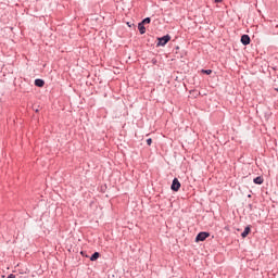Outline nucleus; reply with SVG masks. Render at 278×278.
Segmentation results:
<instances>
[{
	"instance_id": "obj_11",
	"label": "nucleus",
	"mask_w": 278,
	"mask_h": 278,
	"mask_svg": "<svg viewBox=\"0 0 278 278\" xmlns=\"http://www.w3.org/2000/svg\"><path fill=\"white\" fill-rule=\"evenodd\" d=\"M201 72L205 75H212V70H202Z\"/></svg>"
},
{
	"instance_id": "obj_10",
	"label": "nucleus",
	"mask_w": 278,
	"mask_h": 278,
	"mask_svg": "<svg viewBox=\"0 0 278 278\" xmlns=\"http://www.w3.org/2000/svg\"><path fill=\"white\" fill-rule=\"evenodd\" d=\"M141 23H143V25H149V23H151V17H146Z\"/></svg>"
},
{
	"instance_id": "obj_9",
	"label": "nucleus",
	"mask_w": 278,
	"mask_h": 278,
	"mask_svg": "<svg viewBox=\"0 0 278 278\" xmlns=\"http://www.w3.org/2000/svg\"><path fill=\"white\" fill-rule=\"evenodd\" d=\"M99 257H100L99 252H96V253H93V254L91 255L90 261H91V262H97V260H99Z\"/></svg>"
},
{
	"instance_id": "obj_1",
	"label": "nucleus",
	"mask_w": 278,
	"mask_h": 278,
	"mask_svg": "<svg viewBox=\"0 0 278 278\" xmlns=\"http://www.w3.org/2000/svg\"><path fill=\"white\" fill-rule=\"evenodd\" d=\"M168 42H170V36L166 35L161 38H159V46L165 47Z\"/></svg>"
},
{
	"instance_id": "obj_2",
	"label": "nucleus",
	"mask_w": 278,
	"mask_h": 278,
	"mask_svg": "<svg viewBox=\"0 0 278 278\" xmlns=\"http://www.w3.org/2000/svg\"><path fill=\"white\" fill-rule=\"evenodd\" d=\"M206 238H210L208 232H200L195 238V242H203L206 240Z\"/></svg>"
},
{
	"instance_id": "obj_4",
	"label": "nucleus",
	"mask_w": 278,
	"mask_h": 278,
	"mask_svg": "<svg viewBox=\"0 0 278 278\" xmlns=\"http://www.w3.org/2000/svg\"><path fill=\"white\" fill-rule=\"evenodd\" d=\"M241 42L242 45H251V37H249V35H242L241 37Z\"/></svg>"
},
{
	"instance_id": "obj_13",
	"label": "nucleus",
	"mask_w": 278,
	"mask_h": 278,
	"mask_svg": "<svg viewBox=\"0 0 278 278\" xmlns=\"http://www.w3.org/2000/svg\"><path fill=\"white\" fill-rule=\"evenodd\" d=\"M220 1H223V0H215L216 3H220Z\"/></svg>"
},
{
	"instance_id": "obj_8",
	"label": "nucleus",
	"mask_w": 278,
	"mask_h": 278,
	"mask_svg": "<svg viewBox=\"0 0 278 278\" xmlns=\"http://www.w3.org/2000/svg\"><path fill=\"white\" fill-rule=\"evenodd\" d=\"M254 184L262 186V184H264V178H262L260 176L254 178Z\"/></svg>"
},
{
	"instance_id": "obj_6",
	"label": "nucleus",
	"mask_w": 278,
	"mask_h": 278,
	"mask_svg": "<svg viewBox=\"0 0 278 278\" xmlns=\"http://www.w3.org/2000/svg\"><path fill=\"white\" fill-rule=\"evenodd\" d=\"M35 86H37L38 88H42L45 86V80L36 79L35 80Z\"/></svg>"
},
{
	"instance_id": "obj_7",
	"label": "nucleus",
	"mask_w": 278,
	"mask_h": 278,
	"mask_svg": "<svg viewBox=\"0 0 278 278\" xmlns=\"http://www.w3.org/2000/svg\"><path fill=\"white\" fill-rule=\"evenodd\" d=\"M249 233H251V228L245 227L244 231L241 233V236H242V238H247L249 236Z\"/></svg>"
},
{
	"instance_id": "obj_3",
	"label": "nucleus",
	"mask_w": 278,
	"mask_h": 278,
	"mask_svg": "<svg viewBox=\"0 0 278 278\" xmlns=\"http://www.w3.org/2000/svg\"><path fill=\"white\" fill-rule=\"evenodd\" d=\"M179 188H181V182H179V179L174 178L172 184V190H174V192H178Z\"/></svg>"
},
{
	"instance_id": "obj_12",
	"label": "nucleus",
	"mask_w": 278,
	"mask_h": 278,
	"mask_svg": "<svg viewBox=\"0 0 278 278\" xmlns=\"http://www.w3.org/2000/svg\"><path fill=\"white\" fill-rule=\"evenodd\" d=\"M152 143H153V140H152V139H147V144H148L149 147H151Z\"/></svg>"
},
{
	"instance_id": "obj_5",
	"label": "nucleus",
	"mask_w": 278,
	"mask_h": 278,
	"mask_svg": "<svg viewBox=\"0 0 278 278\" xmlns=\"http://www.w3.org/2000/svg\"><path fill=\"white\" fill-rule=\"evenodd\" d=\"M138 29H139V31H140L141 35H142V34H147V28L144 27V24H143L142 22H140V23L138 24Z\"/></svg>"
}]
</instances>
